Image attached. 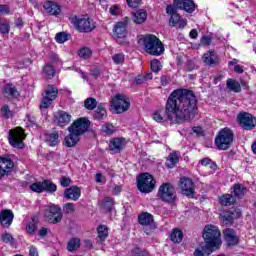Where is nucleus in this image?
I'll list each match as a JSON object with an SVG mask.
<instances>
[{"mask_svg": "<svg viewBox=\"0 0 256 256\" xmlns=\"http://www.w3.org/2000/svg\"><path fill=\"white\" fill-rule=\"evenodd\" d=\"M132 256H151V254L146 249H141L140 247H135L131 250Z\"/></svg>", "mask_w": 256, "mask_h": 256, "instance_id": "nucleus-48", "label": "nucleus"}, {"mask_svg": "<svg viewBox=\"0 0 256 256\" xmlns=\"http://www.w3.org/2000/svg\"><path fill=\"white\" fill-rule=\"evenodd\" d=\"M157 181H155V178L153 175H151L148 172L141 173L137 177V189L140 191V193H151L153 189H155Z\"/></svg>", "mask_w": 256, "mask_h": 256, "instance_id": "nucleus-9", "label": "nucleus"}, {"mask_svg": "<svg viewBox=\"0 0 256 256\" xmlns=\"http://www.w3.org/2000/svg\"><path fill=\"white\" fill-rule=\"evenodd\" d=\"M118 12H119V5L117 4L112 5L109 9L110 15H113L114 17H117Z\"/></svg>", "mask_w": 256, "mask_h": 256, "instance_id": "nucleus-62", "label": "nucleus"}, {"mask_svg": "<svg viewBox=\"0 0 256 256\" xmlns=\"http://www.w3.org/2000/svg\"><path fill=\"white\" fill-rule=\"evenodd\" d=\"M179 187L182 191V195L190 197L191 199L195 197V182H193V179L182 177L179 181Z\"/></svg>", "mask_w": 256, "mask_h": 256, "instance_id": "nucleus-15", "label": "nucleus"}, {"mask_svg": "<svg viewBox=\"0 0 256 256\" xmlns=\"http://www.w3.org/2000/svg\"><path fill=\"white\" fill-rule=\"evenodd\" d=\"M166 13L167 15H171L170 19H169V23L172 24V27H175V25L181 21V15H179V13H177V8L174 7L173 5H168L166 7Z\"/></svg>", "mask_w": 256, "mask_h": 256, "instance_id": "nucleus-30", "label": "nucleus"}, {"mask_svg": "<svg viewBox=\"0 0 256 256\" xmlns=\"http://www.w3.org/2000/svg\"><path fill=\"white\" fill-rule=\"evenodd\" d=\"M235 140V133L231 128L225 127L218 131L215 136L214 144L217 147L218 151H229L233 141Z\"/></svg>", "mask_w": 256, "mask_h": 256, "instance_id": "nucleus-4", "label": "nucleus"}, {"mask_svg": "<svg viewBox=\"0 0 256 256\" xmlns=\"http://www.w3.org/2000/svg\"><path fill=\"white\" fill-rule=\"evenodd\" d=\"M200 164L203 165V167H207L209 165V168L215 171L217 169V163L213 162L211 158H203L200 160Z\"/></svg>", "mask_w": 256, "mask_h": 256, "instance_id": "nucleus-47", "label": "nucleus"}, {"mask_svg": "<svg viewBox=\"0 0 256 256\" xmlns=\"http://www.w3.org/2000/svg\"><path fill=\"white\" fill-rule=\"evenodd\" d=\"M102 132L105 133V135H113V133H115V126L110 123L104 124L102 126Z\"/></svg>", "mask_w": 256, "mask_h": 256, "instance_id": "nucleus-53", "label": "nucleus"}, {"mask_svg": "<svg viewBox=\"0 0 256 256\" xmlns=\"http://www.w3.org/2000/svg\"><path fill=\"white\" fill-rule=\"evenodd\" d=\"M144 51L153 57H159L165 53V45L155 34L142 36Z\"/></svg>", "mask_w": 256, "mask_h": 256, "instance_id": "nucleus-3", "label": "nucleus"}, {"mask_svg": "<svg viewBox=\"0 0 256 256\" xmlns=\"http://www.w3.org/2000/svg\"><path fill=\"white\" fill-rule=\"evenodd\" d=\"M29 255L30 256H39V252L37 251V247L31 245L29 247Z\"/></svg>", "mask_w": 256, "mask_h": 256, "instance_id": "nucleus-64", "label": "nucleus"}, {"mask_svg": "<svg viewBox=\"0 0 256 256\" xmlns=\"http://www.w3.org/2000/svg\"><path fill=\"white\" fill-rule=\"evenodd\" d=\"M71 23L78 33H91L92 31H95L97 27L95 21L89 16H74L71 19Z\"/></svg>", "mask_w": 256, "mask_h": 256, "instance_id": "nucleus-5", "label": "nucleus"}, {"mask_svg": "<svg viewBox=\"0 0 256 256\" xmlns=\"http://www.w3.org/2000/svg\"><path fill=\"white\" fill-rule=\"evenodd\" d=\"M98 243H104L109 237V228L103 224L97 227Z\"/></svg>", "mask_w": 256, "mask_h": 256, "instance_id": "nucleus-36", "label": "nucleus"}, {"mask_svg": "<svg viewBox=\"0 0 256 256\" xmlns=\"http://www.w3.org/2000/svg\"><path fill=\"white\" fill-rule=\"evenodd\" d=\"M44 217L48 220V223L57 225L63 221V211L58 205L52 204L44 211Z\"/></svg>", "mask_w": 256, "mask_h": 256, "instance_id": "nucleus-13", "label": "nucleus"}, {"mask_svg": "<svg viewBox=\"0 0 256 256\" xmlns=\"http://www.w3.org/2000/svg\"><path fill=\"white\" fill-rule=\"evenodd\" d=\"M231 193L235 199H243V197H245V194L247 193V187H245L241 183H235L231 187Z\"/></svg>", "mask_w": 256, "mask_h": 256, "instance_id": "nucleus-29", "label": "nucleus"}, {"mask_svg": "<svg viewBox=\"0 0 256 256\" xmlns=\"http://www.w3.org/2000/svg\"><path fill=\"white\" fill-rule=\"evenodd\" d=\"M2 94L6 99H17L21 95L13 83L6 84L2 89Z\"/></svg>", "mask_w": 256, "mask_h": 256, "instance_id": "nucleus-27", "label": "nucleus"}, {"mask_svg": "<svg viewBox=\"0 0 256 256\" xmlns=\"http://www.w3.org/2000/svg\"><path fill=\"white\" fill-rule=\"evenodd\" d=\"M9 13H11L9 5L0 4V15H9Z\"/></svg>", "mask_w": 256, "mask_h": 256, "instance_id": "nucleus-59", "label": "nucleus"}, {"mask_svg": "<svg viewBox=\"0 0 256 256\" xmlns=\"http://www.w3.org/2000/svg\"><path fill=\"white\" fill-rule=\"evenodd\" d=\"M236 120L243 131H253L256 127V117L251 113L239 112Z\"/></svg>", "mask_w": 256, "mask_h": 256, "instance_id": "nucleus-12", "label": "nucleus"}, {"mask_svg": "<svg viewBox=\"0 0 256 256\" xmlns=\"http://www.w3.org/2000/svg\"><path fill=\"white\" fill-rule=\"evenodd\" d=\"M125 138L123 137H115L110 139L108 147L111 155H118L125 149Z\"/></svg>", "mask_w": 256, "mask_h": 256, "instance_id": "nucleus-18", "label": "nucleus"}, {"mask_svg": "<svg viewBox=\"0 0 256 256\" xmlns=\"http://www.w3.org/2000/svg\"><path fill=\"white\" fill-rule=\"evenodd\" d=\"M11 31V24L9 22H1L0 20V35H9Z\"/></svg>", "mask_w": 256, "mask_h": 256, "instance_id": "nucleus-51", "label": "nucleus"}, {"mask_svg": "<svg viewBox=\"0 0 256 256\" xmlns=\"http://www.w3.org/2000/svg\"><path fill=\"white\" fill-rule=\"evenodd\" d=\"M98 106L99 105H97V99H95L93 97L86 98L84 101V107L88 111H93V110L97 109Z\"/></svg>", "mask_w": 256, "mask_h": 256, "instance_id": "nucleus-43", "label": "nucleus"}, {"mask_svg": "<svg viewBox=\"0 0 256 256\" xmlns=\"http://www.w3.org/2000/svg\"><path fill=\"white\" fill-rule=\"evenodd\" d=\"M91 127V120L87 117L76 119L69 127L68 131H73L76 135H85Z\"/></svg>", "mask_w": 256, "mask_h": 256, "instance_id": "nucleus-14", "label": "nucleus"}, {"mask_svg": "<svg viewBox=\"0 0 256 256\" xmlns=\"http://www.w3.org/2000/svg\"><path fill=\"white\" fill-rule=\"evenodd\" d=\"M153 214L149 212H142L141 214L138 215V223L142 227H147L149 225H153Z\"/></svg>", "mask_w": 256, "mask_h": 256, "instance_id": "nucleus-32", "label": "nucleus"}, {"mask_svg": "<svg viewBox=\"0 0 256 256\" xmlns=\"http://www.w3.org/2000/svg\"><path fill=\"white\" fill-rule=\"evenodd\" d=\"M57 97H59V88L53 84H48L47 89L42 93V98L39 104L40 111H43V109H49Z\"/></svg>", "mask_w": 256, "mask_h": 256, "instance_id": "nucleus-7", "label": "nucleus"}, {"mask_svg": "<svg viewBox=\"0 0 256 256\" xmlns=\"http://www.w3.org/2000/svg\"><path fill=\"white\" fill-rule=\"evenodd\" d=\"M199 111V100L193 90L177 88L173 90L165 104V109L156 110L152 118L156 123H175L181 125L185 121L195 119Z\"/></svg>", "mask_w": 256, "mask_h": 256, "instance_id": "nucleus-1", "label": "nucleus"}, {"mask_svg": "<svg viewBox=\"0 0 256 256\" xmlns=\"http://www.w3.org/2000/svg\"><path fill=\"white\" fill-rule=\"evenodd\" d=\"M64 211L67 215L71 214V213H75V204L73 203H66L64 205Z\"/></svg>", "mask_w": 256, "mask_h": 256, "instance_id": "nucleus-58", "label": "nucleus"}, {"mask_svg": "<svg viewBox=\"0 0 256 256\" xmlns=\"http://www.w3.org/2000/svg\"><path fill=\"white\" fill-rule=\"evenodd\" d=\"M227 88L233 93H241V84L232 78L227 79L226 81Z\"/></svg>", "mask_w": 256, "mask_h": 256, "instance_id": "nucleus-40", "label": "nucleus"}, {"mask_svg": "<svg viewBox=\"0 0 256 256\" xmlns=\"http://www.w3.org/2000/svg\"><path fill=\"white\" fill-rule=\"evenodd\" d=\"M182 11H186V13H193L195 11V2L193 0H185Z\"/></svg>", "mask_w": 256, "mask_h": 256, "instance_id": "nucleus-52", "label": "nucleus"}, {"mask_svg": "<svg viewBox=\"0 0 256 256\" xmlns=\"http://www.w3.org/2000/svg\"><path fill=\"white\" fill-rule=\"evenodd\" d=\"M70 38H71V34H69L67 32H58L55 36V41H56V43L63 44L65 42L69 41Z\"/></svg>", "mask_w": 256, "mask_h": 256, "instance_id": "nucleus-45", "label": "nucleus"}, {"mask_svg": "<svg viewBox=\"0 0 256 256\" xmlns=\"http://www.w3.org/2000/svg\"><path fill=\"white\" fill-rule=\"evenodd\" d=\"M72 116L69 114V112H65L63 110H59L56 114L53 116L54 123L61 127V129H65L69 123H71Z\"/></svg>", "mask_w": 256, "mask_h": 256, "instance_id": "nucleus-17", "label": "nucleus"}, {"mask_svg": "<svg viewBox=\"0 0 256 256\" xmlns=\"http://www.w3.org/2000/svg\"><path fill=\"white\" fill-rule=\"evenodd\" d=\"M1 241L2 243H5L6 245H15V238L13 235L7 231L2 233L1 235Z\"/></svg>", "mask_w": 256, "mask_h": 256, "instance_id": "nucleus-44", "label": "nucleus"}, {"mask_svg": "<svg viewBox=\"0 0 256 256\" xmlns=\"http://www.w3.org/2000/svg\"><path fill=\"white\" fill-rule=\"evenodd\" d=\"M242 215L241 209L236 208L234 210H226L223 212L222 221L226 225H233L235 219H239Z\"/></svg>", "mask_w": 256, "mask_h": 256, "instance_id": "nucleus-19", "label": "nucleus"}, {"mask_svg": "<svg viewBox=\"0 0 256 256\" xmlns=\"http://www.w3.org/2000/svg\"><path fill=\"white\" fill-rule=\"evenodd\" d=\"M180 155L179 151H172L166 160V167L173 169L179 163Z\"/></svg>", "mask_w": 256, "mask_h": 256, "instance_id": "nucleus-35", "label": "nucleus"}, {"mask_svg": "<svg viewBox=\"0 0 256 256\" xmlns=\"http://www.w3.org/2000/svg\"><path fill=\"white\" fill-rule=\"evenodd\" d=\"M71 183H72V180L70 177L62 176L59 178V184L64 188L69 187Z\"/></svg>", "mask_w": 256, "mask_h": 256, "instance_id": "nucleus-54", "label": "nucleus"}, {"mask_svg": "<svg viewBox=\"0 0 256 256\" xmlns=\"http://www.w3.org/2000/svg\"><path fill=\"white\" fill-rule=\"evenodd\" d=\"M63 197L67 199V201H79L81 188L77 185H72L64 190Z\"/></svg>", "mask_w": 256, "mask_h": 256, "instance_id": "nucleus-22", "label": "nucleus"}, {"mask_svg": "<svg viewBox=\"0 0 256 256\" xmlns=\"http://www.w3.org/2000/svg\"><path fill=\"white\" fill-rule=\"evenodd\" d=\"M224 241H226L228 247H235V245H239V237L235 230L232 228H226L223 230Z\"/></svg>", "mask_w": 256, "mask_h": 256, "instance_id": "nucleus-23", "label": "nucleus"}, {"mask_svg": "<svg viewBox=\"0 0 256 256\" xmlns=\"http://www.w3.org/2000/svg\"><path fill=\"white\" fill-rule=\"evenodd\" d=\"M43 9L47 15L52 17H57V15H61V6L53 1H46L43 4Z\"/></svg>", "mask_w": 256, "mask_h": 256, "instance_id": "nucleus-25", "label": "nucleus"}, {"mask_svg": "<svg viewBox=\"0 0 256 256\" xmlns=\"http://www.w3.org/2000/svg\"><path fill=\"white\" fill-rule=\"evenodd\" d=\"M126 3L131 9H137V7L141 6L143 0H126Z\"/></svg>", "mask_w": 256, "mask_h": 256, "instance_id": "nucleus-55", "label": "nucleus"}, {"mask_svg": "<svg viewBox=\"0 0 256 256\" xmlns=\"http://www.w3.org/2000/svg\"><path fill=\"white\" fill-rule=\"evenodd\" d=\"M102 209L107 211V213H111L115 209V200L111 197H105L102 203Z\"/></svg>", "mask_w": 256, "mask_h": 256, "instance_id": "nucleus-41", "label": "nucleus"}, {"mask_svg": "<svg viewBox=\"0 0 256 256\" xmlns=\"http://www.w3.org/2000/svg\"><path fill=\"white\" fill-rule=\"evenodd\" d=\"M56 73L55 66L51 63H46L42 68V75H44L46 79H53Z\"/></svg>", "mask_w": 256, "mask_h": 256, "instance_id": "nucleus-37", "label": "nucleus"}, {"mask_svg": "<svg viewBox=\"0 0 256 256\" xmlns=\"http://www.w3.org/2000/svg\"><path fill=\"white\" fill-rule=\"evenodd\" d=\"M202 60L205 65H208V67H215V65H218L219 63V55H217L215 50H209L203 54Z\"/></svg>", "mask_w": 256, "mask_h": 256, "instance_id": "nucleus-26", "label": "nucleus"}, {"mask_svg": "<svg viewBox=\"0 0 256 256\" xmlns=\"http://www.w3.org/2000/svg\"><path fill=\"white\" fill-rule=\"evenodd\" d=\"M219 203L223 207H231V205L237 203V199L233 197V194L226 193L219 197Z\"/></svg>", "mask_w": 256, "mask_h": 256, "instance_id": "nucleus-33", "label": "nucleus"}, {"mask_svg": "<svg viewBox=\"0 0 256 256\" xmlns=\"http://www.w3.org/2000/svg\"><path fill=\"white\" fill-rule=\"evenodd\" d=\"M37 230V224L35 222H29L28 225L26 226V231L28 235H33L35 231Z\"/></svg>", "mask_w": 256, "mask_h": 256, "instance_id": "nucleus-56", "label": "nucleus"}, {"mask_svg": "<svg viewBox=\"0 0 256 256\" xmlns=\"http://www.w3.org/2000/svg\"><path fill=\"white\" fill-rule=\"evenodd\" d=\"M15 214L11 209H4L0 212V225L5 229H9L13 225Z\"/></svg>", "mask_w": 256, "mask_h": 256, "instance_id": "nucleus-20", "label": "nucleus"}, {"mask_svg": "<svg viewBox=\"0 0 256 256\" xmlns=\"http://www.w3.org/2000/svg\"><path fill=\"white\" fill-rule=\"evenodd\" d=\"M94 121H103V119H107V109L103 103L98 104L93 113Z\"/></svg>", "mask_w": 256, "mask_h": 256, "instance_id": "nucleus-31", "label": "nucleus"}, {"mask_svg": "<svg viewBox=\"0 0 256 256\" xmlns=\"http://www.w3.org/2000/svg\"><path fill=\"white\" fill-rule=\"evenodd\" d=\"M133 22L136 25H141L147 21V11L140 9L133 13Z\"/></svg>", "mask_w": 256, "mask_h": 256, "instance_id": "nucleus-34", "label": "nucleus"}, {"mask_svg": "<svg viewBox=\"0 0 256 256\" xmlns=\"http://www.w3.org/2000/svg\"><path fill=\"white\" fill-rule=\"evenodd\" d=\"M13 167H15V162L11 158L0 156V179H3L5 175H9Z\"/></svg>", "mask_w": 256, "mask_h": 256, "instance_id": "nucleus-21", "label": "nucleus"}, {"mask_svg": "<svg viewBox=\"0 0 256 256\" xmlns=\"http://www.w3.org/2000/svg\"><path fill=\"white\" fill-rule=\"evenodd\" d=\"M27 134H25V129L22 127H16L9 131L8 141L12 147L15 149H25V139Z\"/></svg>", "mask_w": 256, "mask_h": 256, "instance_id": "nucleus-10", "label": "nucleus"}, {"mask_svg": "<svg viewBox=\"0 0 256 256\" xmlns=\"http://www.w3.org/2000/svg\"><path fill=\"white\" fill-rule=\"evenodd\" d=\"M213 41V38L207 35L202 36L200 43L201 45H204V47H209Z\"/></svg>", "mask_w": 256, "mask_h": 256, "instance_id": "nucleus-57", "label": "nucleus"}, {"mask_svg": "<svg viewBox=\"0 0 256 256\" xmlns=\"http://www.w3.org/2000/svg\"><path fill=\"white\" fill-rule=\"evenodd\" d=\"M30 191L33 193H49L53 195L57 191V184L51 179H44L42 182H34L30 185Z\"/></svg>", "mask_w": 256, "mask_h": 256, "instance_id": "nucleus-11", "label": "nucleus"}, {"mask_svg": "<svg viewBox=\"0 0 256 256\" xmlns=\"http://www.w3.org/2000/svg\"><path fill=\"white\" fill-rule=\"evenodd\" d=\"M202 238L208 251H217L221 249V245H223L221 230L215 225H206L202 232Z\"/></svg>", "mask_w": 256, "mask_h": 256, "instance_id": "nucleus-2", "label": "nucleus"}, {"mask_svg": "<svg viewBox=\"0 0 256 256\" xmlns=\"http://www.w3.org/2000/svg\"><path fill=\"white\" fill-rule=\"evenodd\" d=\"M157 197L161 199L163 203L173 205L177 202V191H175V186L169 182L163 183L158 189Z\"/></svg>", "mask_w": 256, "mask_h": 256, "instance_id": "nucleus-6", "label": "nucleus"}, {"mask_svg": "<svg viewBox=\"0 0 256 256\" xmlns=\"http://www.w3.org/2000/svg\"><path fill=\"white\" fill-rule=\"evenodd\" d=\"M211 253H215V251H211L207 249V245L202 246V250L196 249L194 251V256H209Z\"/></svg>", "mask_w": 256, "mask_h": 256, "instance_id": "nucleus-49", "label": "nucleus"}, {"mask_svg": "<svg viewBox=\"0 0 256 256\" xmlns=\"http://www.w3.org/2000/svg\"><path fill=\"white\" fill-rule=\"evenodd\" d=\"M45 143L49 147H57L59 143H61V140L59 139V131L57 129H53L51 132H45Z\"/></svg>", "mask_w": 256, "mask_h": 256, "instance_id": "nucleus-24", "label": "nucleus"}, {"mask_svg": "<svg viewBox=\"0 0 256 256\" xmlns=\"http://www.w3.org/2000/svg\"><path fill=\"white\" fill-rule=\"evenodd\" d=\"M150 69L153 73H159L163 69V64L158 59H153L150 62Z\"/></svg>", "mask_w": 256, "mask_h": 256, "instance_id": "nucleus-46", "label": "nucleus"}, {"mask_svg": "<svg viewBox=\"0 0 256 256\" xmlns=\"http://www.w3.org/2000/svg\"><path fill=\"white\" fill-rule=\"evenodd\" d=\"M27 121L29 127H37V118L32 115H27Z\"/></svg>", "mask_w": 256, "mask_h": 256, "instance_id": "nucleus-60", "label": "nucleus"}, {"mask_svg": "<svg viewBox=\"0 0 256 256\" xmlns=\"http://www.w3.org/2000/svg\"><path fill=\"white\" fill-rule=\"evenodd\" d=\"M69 134L64 138L65 147H76L77 143L81 141V136L75 134L72 130H68Z\"/></svg>", "mask_w": 256, "mask_h": 256, "instance_id": "nucleus-28", "label": "nucleus"}, {"mask_svg": "<svg viewBox=\"0 0 256 256\" xmlns=\"http://www.w3.org/2000/svg\"><path fill=\"white\" fill-rule=\"evenodd\" d=\"M131 23V18L124 17L122 21L114 25L113 33L118 39H125L127 37V27Z\"/></svg>", "mask_w": 256, "mask_h": 256, "instance_id": "nucleus-16", "label": "nucleus"}, {"mask_svg": "<svg viewBox=\"0 0 256 256\" xmlns=\"http://www.w3.org/2000/svg\"><path fill=\"white\" fill-rule=\"evenodd\" d=\"M174 7L183 11L185 7V0H174Z\"/></svg>", "mask_w": 256, "mask_h": 256, "instance_id": "nucleus-61", "label": "nucleus"}, {"mask_svg": "<svg viewBox=\"0 0 256 256\" xmlns=\"http://www.w3.org/2000/svg\"><path fill=\"white\" fill-rule=\"evenodd\" d=\"M78 56L84 60L91 59L93 56V51L89 47H82L78 51Z\"/></svg>", "mask_w": 256, "mask_h": 256, "instance_id": "nucleus-42", "label": "nucleus"}, {"mask_svg": "<svg viewBox=\"0 0 256 256\" xmlns=\"http://www.w3.org/2000/svg\"><path fill=\"white\" fill-rule=\"evenodd\" d=\"M112 61L114 65H123L125 63V54L117 53L112 56Z\"/></svg>", "mask_w": 256, "mask_h": 256, "instance_id": "nucleus-50", "label": "nucleus"}, {"mask_svg": "<svg viewBox=\"0 0 256 256\" xmlns=\"http://www.w3.org/2000/svg\"><path fill=\"white\" fill-rule=\"evenodd\" d=\"M186 70L188 72L195 71V62L193 60H187V62H186Z\"/></svg>", "mask_w": 256, "mask_h": 256, "instance_id": "nucleus-63", "label": "nucleus"}, {"mask_svg": "<svg viewBox=\"0 0 256 256\" xmlns=\"http://www.w3.org/2000/svg\"><path fill=\"white\" fill-rule=\"evenodd\" d=\"M110 107L113 113L121 115V113L129 111V107H131V100L123 94H116L110 101Z\"/></svg>", "mask_w": 256, "mask_h": 256, "instance_id": "nucleus-8", "label": "nucleus"}, {"mask_svg": "<svg viewBox=\"0 0 256 256\" xmlns=\"http://www.w3.org/2000/svg\"><path fill=\"white\" fill-rule=\"evenodd\" d=\"M79 247H81V239H79L78 237H73L68 241L66 249L70 253H73V251H77Z\"/></svg>", "mask_w": 256, "mask_h": 256, "instance_id": "nucleus-38", "label": "nucleus"}, {"mask_svg": "<svg viewBox=\"0 0 256 256\" xmlns=\"http://www.w3.org/2000/svg\"><path fill=\"white\" fill-rule=\"evenodd\" d=\"M170 241L175 244L181 243L183 241V230L174 228L170 234Z\"/></svg>", "mask_w": 256, "mask_h": 256, "instance_id": "nucleus-39", "label": "nucleus"}]
</instances>
